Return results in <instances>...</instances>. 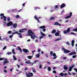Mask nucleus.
Here are the masks:
<instances>
[{
  "label": "nucleus",
  "mask_w": 77,
  "mask_h": 77,
  "mask_svg": "<svg viewBox=\"0 0 77 77\" xmlns=\"http://www.w3.org/2000/svg\"><path fill=\"white\" fill-rule=\"evenodd\" d=\"M60 75H61V76H63L64 75L63 73H60Z\"/></svg>",
  "instance_id": "39"
},
{
  "label": "nucleus",
  "mask_w": 77,
  "mask_h": 77,
  "mask_svg": "<svg viewBox=\"0 0 77 77\" xmlns=\"http://www.w3.org/2000/svg\"><path fill=\"white\" fill-rule=\"evenodd\" d=\"M72 12H70L69 15V16H68L67 17H65V19H69V18H71V16H72Z\"/></svg>",
  "instance_id": "6"
},
{
  "label": "nucleus",
  "mask_w": 77,
  "mask_h": 77,
  "mask_svg": "<svg viewBox=\"0 0 77 77\" xmlns=\"http://www.w3.org/2000/svg\"><path fill=\"white\" fill-rule=\"evenodd\" d=\"M9 62L8 61H5L3 63V65H5V64L6 63H8Z\"/></svg>",
  "instance_id": "23"
},
{
  "label": "nucleus",
  "mask_w": 77,
  "mask_h": 77,
  "mask_svg": "<svg viewBox=\"0 0 77 77\" xmlns=\"http://www.w3.org/2000/svg\"><path fill=\"white\" fill-rule=\"evenodd\" d=\"M4 59H5V58H3V59L2 57L0 58V60H4Z\"/></svg>",
  "instance_id": "48"
},
{
  "label": "nucleus",
  "mask_w": 77,
  "mask_h": 77,
  "mask_svg": "<svg viewBox=\"0 0 77 77\" xmlns=\"http://www.w3.org/2000/svg\"><path fill=\"white\" fill-rule=\"evenodd\" d=\"M0 17H2L0 18L1 20H2L3 18L4 21H6V17L4 15V14L3 13L1 14H0Z\"/></svg>",
  "instance_id": "2"
},
{
  "label": "nucleus",
  "mask_w": 77,
  "mask_h": 77,
  "mask_svg": "<svg viewBox=\"0 0 77 77\" xmlns=\"http://www.w3.org/2000/svg\"><path fill=\"white\" fill-rule=\"evenodd\" d=\"M13 26L14 28L16 29L17 27V23H15L13 25Z\"/></svg>",
  "instance_id": "14"
},
{
  "label": "nucleus",
  "mask_w": 77,
  "mask_h": 77,
  "mask_svg": "<svg viewBox=\"0 0 77 77\" xmlns=\"http://www.w3.org/2000/svg\"><path fill=\"white\" fill-rule=\"evenodd\" d=\"M66 31L67 33H69L70 32V29L69 28H68Z\"/></svg>",
  "instance_id": "26"
},
{
  "label": "nucleus",
  "mask_w": 77,
  "mask_h": 77,
  "mask_svg": "<svg viewBox=\"0 0 77 77\" xmlns=\"http://www.w3.org/2000/svg\"><path fill=\"white\" fill-rule=\"evenodd\" d=\"M59 6L58 5H56L55 6V9H57L58 8Z\"/></svg>",
  "instance_id": "42"
},
{
  "label": "nucleus",
  "mask_w": 77,
  "mask_h": 77,
  "mask_svg": "<svg viewBox=\"0 0 77 77\" xmlns=\"http://www.w3.org/2000/svg\"><path fill=\"white\" fill-rule=\"evenodd\" d=\"M6 48V46H5L3 48V50H5Z\"/></svg>",
  "instance_id": "52"
},
{
  "label": "nucleus",
  "mask_w": 77,
  "mask_h": 77,
  "mask_svg": "<svg viewBox=\"0 0 77 77\" xmlns=\"http://www.w3.org/2000/svg\"><path fill=\"white\" fill-rule=\"evenodd\" d=\"M19 17H20V16H19V15H17L16 17V18H19Z\"/></svg>",
  "instance_id": "58"
},
{
  "label": "nucleus",
  "mask_w": 77,
  "mask_h": 77,
  "mask_svg": "<svg viewBox=\"0 0 77 77\" xmlns=\"http://www.w3.org/2000/svg\"><path fill=\"white\" fill-rule=\"evenodd\" d=\"M26 72V73H27V72ZM26 76L27 77H31V76H30V75L27 74H26Z\"/></svg>",
  "instance_id": "36"
},
{
  "label": "nucleus",
  "mask_w": 77,
  "mask_h": 77,
  "mask_svg": "<svg viewBox=\"0 0 77 77\" xmlns=\"http://www.w3.org/2000/svg\"><path fill=\"white\" fill-rule=\"evenodd\" d=\"M11 33H12V32L11 31H9L8 32V33L9 34H11Z\"/></svg>",
  "instance_id": "37"
},
{
  "label": "nucleus",
  "mask_w": 77,
  "mask_h": 77,
  "mask_svg": "<svg viewBox=\"0 0 77 77\" xmlns=\"http://www.w3.org/2000/svg\"><path fill=\"white\" fill-rule=\"evenodd\" d=\"M28 74H29V75H30V76H33V73L32 72H28Z\"/></svg>",
  "instance_id": "28"
},
{
  "label": "nucleus",
  "mask_w": 77,
  "mask_h": 77,
  "mask_svg": "<svg viewBox=\"0 0 77 77\" xmlns=\"http://www.w3.org/2000/svg\"><path fill=\"white\" fill-rule=\"evenodd\" d=\"M40 33L41 35H42V36H40V39H42V38H43V37H44V36H45V35L44 33H43V32H42V31H41L40 32Z\"/></svg>",
  "instance_id": "10"
},
{
  "label": "nucleus",
  "mask_w": 77,
  "mask_h": 77,
  "mask_svg": "<svg viewBox=\"0 0 77 77\" xmlns=\"http://www.w3.org/2000/svg\"><path fill=\"white\" fill-rule=\"evenodd\" d=\"M17 35H19V36L20 38H22V34L21 33H17Z\"/></svg>",
  "instance_id": "16"
},
{
  "label": "nucleus",
  "mask_w": 77,
  "mask_h": 77,
  "mask_svg": "<svg viewBox=\"0 0 77 77\" xmlns=\"http://www.w3.org/2000/svg\"><path fill=\"white\" fill-rule=\"evenodd\" d=\"M74 42H75V41L74 40H72V43H73V44H74Z\"/></svg>",
  "instance_id": "50"
},
{
  "label": "nucleus",
  "mask_w": 77,
  "mask_h": 77,
  "mask_svg": "<svg viewBox=\"0 0 77 77\" xmlns=\"http://www.w3.org/2000/svg\"><path fill=\"white\" fill-rule=\"evenodd\" d=\"M56 32V29H53L51 31V33H55Z\"/></svg>",
  "instance_id": "21"
},
{
  "label": "nucleus",
  "mask_w": 77,
  "mask_h": 77,
  "mask_svg": "<svg viewBox=\"0 0 77 77\" xmlns=\"http://www.w3.org/2000/svg\"><path fill=\"white\" fill-rule=\"evenodd\" d=\"M74 70H75L76 72H77V69L74 68Z\"/></svg>",
  "instance_id": "55"
},
{
  "label": "nucleus",
  "mask_w": 77,
  "mask_h": 77,
  "mask_svg": "<svg viewBox=\"0 0 77 77\" xmlns=\"http://www.w3.org/2000/svg\"><path fill=\"white\" fill-rule=\"evenodd\" d=\"M63 32L64 34H67V32L66 30H64L63 31Z\"/></svg>",
  "instance_id": "33"
},
{
  "label": "nucleus",
  "mask_w": 77,
  "mask_h": 77,
  "mask_svg": "<svg viewBox=\"0 0 77 77\" xmlns=\"http://www.w3.org/2000/svg\"><path fill=\"white\" fill-rule=\"evenodd\" d=\"M17 65L18 66V68H20V65H19L18 64H17Z\"/></svg>",
  "instance_id": "60"
},
{
  "label": "nucleus",
  "mask_w": 77,
  "mask_h": 77,
  "mask_svg": "<svg viewBox=\"0 0 77 77\" xmlns=\"http://www.w3.org/2000/svg\"><path fill=\"white\" fill-rule=\"evenodd\" d=\"M39 28H40V29H43L42 30L43 32H45L46 31V29H45V26H40L39 27Z\"/></svg>",
  "instance_id": "5"
},
{
  "label": "nucleus",
  "mask_w": 77,
  "mask_h": 77,
  "mask_svg": "<svg viewBox=\"0 0 77 77\" xmlns=\"http://www.w3.org/2000/svg\"><path fill=\"white\" fill-rule=\"evenodd\" d=\"M25 63H27V64H29L30 63H31L30 62V61L29 60L28 61H26L25 62Z\"/></svg>",
  "instance_id": "20"
},
{
  "label": "nucleus",
  "mask_w": 77,
  "mask_h": 77,
  "mask_svg": "<svg viewBox=\"0 0 77 77\" xmlns=\"http://www.w3.org/2000/svg\"><path fill=\"white\" fill-rule=\"evenodd\" d=\"M65 4L63 3L61 5L60 8H65Z\"/></svg>",
  "instance_id": "15"
},
{
  "label": "nucleus",
  "mask_w": 77,
  "mask_h": 77,
  "mask_svg": "<svg viewBox=\"0 0 77 77\" xmlns=\"http://www.w3.org/2000/svg\"><path fill=\"white\" fill-rule=\"evenodd\" d=\"M27 57L28 59H31L32 57H31V56H28Z\"/></svg>",
  "instance_id": "38"
},
{
  "label": "nucleus",
  "mask_w": 77,
  "mask_h": 77,
  "mask_svg": "<svg viewBox=\"0 0 77 77\" xmlns=\"http://www.w3.org/2000/svg\"><path fill=\"white\" fill-rule=\"evenodd\" d=\"M76 56H77L76 55H74L72 56V58H75V57H76Z\"/></svg>",
  "instance_id": "43"
},
{
  "label": "nucleus",
  "mask_w": 77,
  "mask_h": 77,
  "mask_svg": "<svg viewBox=\"0 0 77 77\" xmlns=\"http://www.w3.org/2000/svg\"><path fill=\"white\" fill-rule=\"evenodd\" d=\"M5 40L6 41H9V40L8 39V38H5Z\"/></svg>",
  "instance_id": "47"
},
{
  "label": "nucleus",
  "mask_w": 77,
  "mask_h": 77,
  "mask_svg": "<svg viewBox=\"0 0 77 77\" xmlns=\"http://www.w3.org/2000/svg\"><path fill=\"white\" fill-rule=\"evenodd\" d=\"M40 56V55H39V54H37V55H36V57H38V58H39V57Z\"/></svg>",
  "instance_id": "35"
},
{
  "label": "nucleus",
  "mask_w": 77,
  "mask_h": 77,
  "mask_svg": "<svg viewBox=\"0 0 77 77\" xmlns=\"http://www.w3.org/2000/svg\"><path fill=\"white\" fill-rule=\"evenodd\" d=\"M7 54L9 55V54H11V52H8L7 53Z\"/></svg>",
  "instance_id": "45"
},
{
  "label": "nucleus",
  "mask_w": 77,
  "mask_h": 77,
  "mask_svg": "<svg viewBox=\"0 0 77 77\" xmlns=\"http://www.w3.org/2000/svg\"><path fill=\"white\" fill-rule=\"evenodd\" d=\"M18 33V31L14 33H13V34L14 35V34H17Z\"/></svg>",
  "instance_id": "40"
},
{
  "label": "nucleus",
  "mask_w": 77,
  "mask_h": 77,
  "mask_svg": "<svg viewBox=\"0 0 77 77\" xmlns=\"http://www.w3.org/2000/svg\"><path fill=\"white\" fill-rule=\"evenodd\" d=\"M72 74L73 75H75V73H72Z\"/></svg>",
  "instance_id": "63"
},
{
  "label": "nucleus",
  "mask_w": 77,
  "mask_h": 77,
  "mask_svg": "<svg viewBox=\"0 0 77 77\" xmlns=\"http://www.w3.org/2000/svg\"><path fill=\"white\" fill-rule=\"evenodd\" d=\"M45 56L46 57H47V58L48 57V55H47V54H45Z\"/></svg>",
  "instance_id": "57"
},
{
  "label": "nucleus",
  "mask_w": 77,
  "mask_h": 77,
  "mask_svg": "<svg viewBox=\"0 0 77 77\" xmlns=\"http://www.w3.org/2000/svg\"><path fill=\"white\" fill-rule=\"evenodd\" d=\"M61 39H62V38H57V39L54 40V41H60V40H61Z\"/></svg>",
  "instance_id": "25"
},
{
  "label": "nucleus",
  "mask_w": 77,
  "mask_h": 77,
  "mask_svg": "<svg viewBox=\"0 0 77 77\" xmlns=\"http://www.w3.org/2000/svg\"><path fill=\"white\" fill-rule=\"evenodd\" d=\"M40 9V8H38V7H35L34 8V10L35 11H36V9Z\"/></svg>",
  "instance_id": "30"
},
{
  "label": "nucleus",
  "mask_w": 77,
  "mask_h": 77,
  "mask_svg": "<svg viewBox=\"0 0 77 77\" xmlns=\"http://www.w3.org/2000/svg\"><path fill=\"white\" fill-rule=\"evenodd\" d=\"M22 50L24 52V53H27L29 52V51L26 49L23 48V49Z\"/></svg>",
  "instance_id": "9"
},
{
  "label": "nucleus",
  "mask_w": 77,
  "mask_h": 77,
  "mask_svg": "<svg viewBox=\"0 0 77 77\" xmlns=\"http://www.w3.org/2000/svg\"><path fill=\"white\" fill-rule=\"evenodd\" d=\"M66 66H67V65H64L63 66L64 69L66 71V70H67V69H68V67H66Z\"/></svg>",
  "instance_id": "18"
},
{
  "label": "nucleus",
  "mask_w": 77,
  "mask_h": 77,
  "mask_svg": "<svg viewBox=\"0 0 77 77\" xmlns=\"http://www.w3.org/2000/svg\"><path fill=\"white\" fill-rule=\"evenodd\" d=\"M73 31L74 32H77V28H76L75 29H73Z\"/></svg>",
  "instance_id": "31"
},
{
  "label": "nucleus",
  "mask_w": 77,
  "mask_h": 77,
  "mask_svg": "<svg viewBox=\"0 0 77 77\" xmlns=\"http://www.w3.org/2000/svg\"><path fill=\"white\" fill-rule=\"evenodd\" d=\"M25 71H27V67H25Z\"/></svg>",
  "instance_id": "61"
},
{
  "label": "nucleus",
  "mask_w": 77,
  "mask_h": 77,
  "mask_svg": "<svg viewBox=\"0 0 77 77\" xmlns=\"http://www.w3.org/2000/svg\"><path fill=\"white\" fill-rule=\"evenodd\" d=\"M18 50H20V52L21 53H22V50H21V49L20 48V47H18Z\"/></svg>",
  "instance_id": "27"
},
{
  "label": "nucleus",
  "mask_w": 77,
  "mask_h": 77,
  "mask_svg": "<svg viewBox=\"0 0 77 77\" xmlns=\"http://www.w3.org/2000/svg\"><path fill=\"white\" fill-rule=\"evenodd\" d=\"M24 30H26V31H27V29H22L19 30V32L20 33H23V32H24L23 31Z\"/></svg>",
  "instance_id": "8"
},
{
  "label": "nucleus",
  "mask_w": 77,
  "mask_h": 77,
  "mask_svg": "<svg viewBox=\"0 0 77 77\" xmlns=\"http://www.w3.org/2000/svg\"><path fill=\"white\" fill-rule=\"evenodd\" d=\"M37 20V21H38V22H37V23H40V21H39V19H36Z\"/></svg>",
  "instance_id": "64"
},
{
  "label": "nucleus",
  "mask_w": 77,
  "mask_h": 77,
  "mask_svg": "<svg viewBox=\"0 0 77 77\" xmlns=\"http://www.w3.org/2000/svg\"><path fill=\"white\" fill-rule=\"evenodd\" d=\"M10 17H8L7 18V21L8 22H9L10 20Z\"/></svg>",
  "instance_id": "32"
},
{
  "label": "nucleus",
  "mask_w": 77,
  "mask_h": 77,
  "mask_svg": "<svg viewBox=\"0 0 77 77\" xmlns=\"http://www.w3.org/2000/svg\"><path fill=\"white\" fill-rule=\"evenodd\" d=\"M12 36H13V35H10V36H9V38H10L11 39V38H12Z\"/></svg>",
  "instance_id": "49"
},
{
  "label": "nucleus",
  "mask_w": 77,
  "mask_h": 77,
  "mask_svg": "<svg viewBox=\"0 0 77 77\" xmlns=\"http://www.w3.org/2000/svg\"><path fill=\"white\" fill-rule=\"evenodd\" d=\"M55 36H59V32H56L55 34Z\"/></svg>",
  "instance_id": "17"
},
{
  "label": "nucleus",
  "mask_w": 77,
  "mask_h": 77,
  "mask_svg": "<svg viewBox=\"0 0 77 77\" xmlns=\"http://www.w3.org/2000/svg\"><path fill=\"white\" fill-rule=\"evenodd\" d=\"M50 54L51 56H53L54 57H53L54 59H56L57 58V56L56 55V53H54L53 52V51H51L50 52Z\"/></svg>",
  "instance_id": "3"
},
{
  "label": "nucleus",
  "mask_w": 77,
  "mask_h": 77,
  "mask_svg": "<svg viewBox=\"0 0 77 77\" xmlns=\"http://www.w3.org/2000/svg\"><path fill=\"white\" fill-rule=\"evenodd\" d=\"M28 35L29 36L31 37V39H35V38H36L37 39L38 38V37L37 36H35V34L33 31H32V30H29L28 31Z\"/></svg>",
  "instance_id": "1"
},
{
  "label": "nucleus",
  "mask_w": 77,
  "mask_h": 77,
  "mask_svg": "<svg viewBox=\"0 0 77 77\" xmlns=\"http://www.w3.org/2000/svg\"><path fill=\"white\" fill-rule=\"evenodd\" d=\"M74 65H73L72 66L69 67V71H72V68H73L74 67Z\"/></svg>",
  "instance_id": "12"
},
{
  "label": "nucleus",
  "mask_w": 77,
  "mask_h": 77,
  "mask_svg": "<svg viewBox=\"0 0 77 77\" xmlns=\"http://www.w3.org/2000/svg\"><path fill=\"white\" fill-rule=\"evenodd\" d=\"M48 71H51V67H48Z\"/></svg>",
  "instance_id": "34"
},
{
  "label": "nucleus",
  "mask_w": 77,
  "mask_h": 77,
  "mask_svg": "<svg viewBox=\"0 0 77 77\" xmlns=\"http://www.w3.org/2000/svg\"><path fill=\"white\" fill-rule=\"evenodd\" d=\"M54 26H61V25L59 23V22H56L54 24Z\"/></svg>",
  "instance_id": "11"
},
{
  "label": "nucleus",
  "mask_w": 77,
  "mask_h": 77,
  "mask_svg": "<svg viewBox=\"0 0 77 77\" xmlns=\"http://www.w3.org/2000/svg\"><path fill=\"white\" fill-rule=\"evenodd\" d=\"M52 10H51V12H52L54 11V10H53V8H51Z\"/></svg>",
  "instance_id": "51"
},
{
  "label": "nucleus",
  "mask_w": 77,
  "mask_h": 77,
  "mask_svg": "<svg viewBox=\"0 0 77 77\" xmlns=\"http://www.w3.org/2000/svg\"><path fill=\"white\" fill-rule=\"evenodd\" d=\"M74 43H72V47H74Z\"/></svg>",
  "instance_id": "59"
},
{
  "label": "nucleus",
  "mask_w": 77,
  "mask_h": 77,
  "mask_svg": "<svg viewBox=\"0 0 77 77\" xmlns=\"http://www.w3.org/2000/svg\"><path fill=\"white\" fill-rule=\"evenodd\" d=\"M73 54H76V52L75 51H74L73 52H71L69 54V55H73Z\"/></svg>",
  "instance_id": "13"
},
{
  "label": "nucleus",
  "mask_w": 77,
  "mask_h": 77,
  "mask_svg": "<svg viewBox=\"0 0 77 77\" xmlns=\"http://www.w3.org/2000/svg\"><path fill=\"white\" fill-rule=\"evenodd\" d=\"M13 23L12 22V21H10L7 24V26H12V25L13 24Z\"/></svg>",
  "instance_id": "7"
},
{
  "label": "nucleus",
  "mask_w": 77,
  "mask_h": 77,
  "mask_svg": "<svg viewBox=\"0 0 77 77\" xmlns=\"http://www.w3.org/2000/svg\"><path fill=\"white\" fill-rule=\"evenodd\" d=\"M71 34L72 35H76V34H75L74 33L72 32H71Z\"/></svg>",
  "instance_id": "46"
},
{
  "label": "nucleus",
  "mask_w": 77,
  "mask_h": 77,
  "mask_svg": "<svg viewBox=\"0 0 77 77\" xmlns=\"http://www.w3.org/2000/svg\"><path fill=\"white\" fill-rule=\"evenodd\" d=\"M32 71L33 72H36V70L35 69H33V68L32 67Z\"/></svg>",
  "instance_id": "29"
},
{
  "label": "nucleus",
  "mask_w": 77,
  "mask_h": 77,
  "mask_svg": "<svg viewBox=\"0 0 77 77\" xmlns=\"http://www.w3.org/2000/svg\"><path fill=\"white\" fill-rule=\"evenodd\" d=\"M34 18L35 19H36V20H37L38 19H40V18H41V17H37V16H36L35 15L34 16Z\"/></svg>",
  "instance_id": "22"
},
{
  "label": "nucleus",
  "mask_w": 77,
  "mask_h": 77,
  "mask_svg": "<svg viewBox=\"0 0 77 77\" xmlns=\"http://www.w3.org/2000/svg\"><path fill=\"white\" fill-rule=\"evenodd\" d=\"M12 53L14 54H15L16 53L15 52V50L14 49H13L12 50Z\"/></svg>",
  "instance_id": "24"
},
{
  "label": "nucleus",
  "mask_w": 77,
  "mask_h": 77,
  "mask_svg": "<svg viewBox=\"0 0 77 77\" xmlns=\"http://www.w3.org/2000/svg\"><path fill=\"white\" fill-rule=\"evenodd\" d=\"M39 67V68H42V65H40Z\"/></svg>",
  "instance_id": "62"
},
{
  "label": "nucleus",
  "mask_w": 77,
  "mask_h": 77,
  "mask_svg": "<svg viewBox=\"0 0 77 77\" xmlns=\"http://www.w3.org/2000/svg\"><path fill=\"white\" fill-rule=\"evenodd\" d=\"M26 4V2H25L24 3H23L22 4V5L23 6H25V4Z\"/></svg>",
  "instance_id": "56"
},
{
  "label": "nucleus",
  "mask_w": 77,
  "mask_h": 77,
  "mask_svg": "<svg viewBox=\"0 0 77 77\" xmlns=\"http://www.w3.org/2000/svg\"><path fill=\"white\" fill-rule=\"evenodd\" d=\"M62 49L63 50L64 52L65 53H70L71 51L69 50H67V49H65V48H63Z\"/></svg>",
  "instance_id": "4"
},
{
  "label": "nucleus",
  "mask_w": 77,
  "mask_h": 77,
  "mask_svg": "<svg viewBox=\"0 0 77 77\" xmlns=\"http://www.w3.org/2000/svg\"><path fill=\"white\" fill-rule=\"evenodd\" d=\"M13 58L14 60H17V57H15V55H13Z\"/></svg>",
  "instance_id": "19"
},
{
  "label": "nucleus",
  "mask_w": 77,
  "mask_h": 77,
  "mask_svg": "<svg viewBox=\"0 0 77 77\" xmlns=\"http://www.w3.org/2000/svg\"><path fill=\"white\" fill-rule=\"evenodd\" d=\"M38 52H41V49L39 48L38 49Z\"/></svg>",
  "instance_id": "53"
},
{
  "label": "nucleus",
  "mask_w": 77,
  "mask_h": 77,
  "mask_svg": "<svg viewBox=\"0 0 77 77\" xmlns=\"http://www.w3.org/2000/svg\"><path fill=\"white\" fill-rule=\"evenodd\" d=\"M53 72L54 73V74H56V71H53Z\"/></svg>",
  "instance_id": "54"
},
{
  "label": "nucleus",
  "mask_w": 77,
  "mask_h": 77,
  "mask_svg": "<svg viewBox=\"0 0 77 77\" xmlns=\"http://www.w3.org/2000/svg\"><path fill=\"white\" fill-rule=\"evenodd\" d=\"M55 19V17H52L50 18L51 20H54Z\"/></svg>",
  "instance_id": "41"
},
{
  "label": "nucleus",
  "mask_w": 77,
  "mask_h": 77,
  "mask_svg": "<svg viewBox=\"0 0 77 77\" xmlns=\"http://www.w3.org/2000/svg\"><path fill=\"white\" fill-rule=\"evenodd\" d=\"M66 44H67L68 45H70V44H69V42H67L66 43Z\"/></svg>",
  "instance_id": "44"
}]
</instances>
